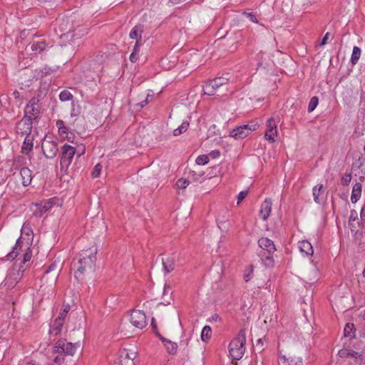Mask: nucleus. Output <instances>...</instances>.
I'll use <instances>...</instances> for the list:
<instances>
[{
  "mask_svg": "<svg viewBox=\"0 0 365 365\" xmlns=\"http://www.w3.org/2000/svg\"><path fill=\"white\" fill-rule=\"evenodd\" d=\"M86 148L84 146L79 147L78 150L76 149V154L78 157L81 156L85 153Z\"/></svg>",
  "mask_w": 365,
  "mask_h": 365,
  "instance_id": "52",
  "label": "nucleus"
},
{
  "mask_svg": "<svg viewBox=\"0 0 365 365\" xmlns=\"http://www.w3.org/2000/svg\"><path fill=\"white\" fill-rule=\"evenodd\" d=\"M360 336L365 337V324L362 325L359 331Z\"/></svg>",
  "mask_w": 365,
  "mask_h": 365,
  "instance_id": "64",
  "label": "nucleus"
},
{
  "mask_svg": "<svg viewBox=\"0 0 365 365\" xmlns=\"http://www.w3.org/2000/svg\"><path fill=\"white\" fill-rule=\"evenodd\" d=\"M351 180V174L346 173L341 178V183L342 185H348Z\"/></svg>",
  "mask_w": 365,
  "mask_h": 365,
  "instance_id": "42",
  "label": "nucleus"
},
{
  "mask_svg": "<svg viewBox=\"0 0 365 365\" xmlns=\"http://www.w3.org/2000/svg\"><path fill=\"white\" fill-rule=\"evenodd\" d=\"M258 245L260 248L258 255L262 262L266 267H272L274 265L272 255L276 251L273 241L267 237H262L258 240Z\"/></svg>",
  "mask_w": 365,
  "mask_h": 365,
  "instance_id": "2",
  "label": "nucleus"
},
{
  "mask_svg": "<svg viewBox=\"0 0 365 365\" xmlns=\"http://www.w3.org/2000/svg\"><path fill=\"white\" fill-rule=\"evenodd\" d=\"M361 219L364 222H365V205L361 208Z\"/></svg>",
  "mask_w": 365,
  "mask_h": 365,
  "instance_id": "63",
  "label": "nucleus"
},
{
  "mask_svg": "<svg viewBox=\"0 0 365 365\" xmlns=\"http://www.w3.org/2000/svg\"><path fill=\"white\" fill-rule=\"evenodd\" d=\"M32 257V252L31 250L28 247L26 249V252L24 254V259H23V263L25 264L26 262L30 261Z\"/></svg>",
  "mask_w": 365,
  "mask_h": 365,
  "instance_id": "44",
  "label": "nucleus"
},
{
  "mask_svg": "<svg viewBox=\"0 0 365 365\" xmlns=\"http://www.w3.org/2000/svg\"><path fill=\"white\" fill-rule=\"evenodd\" d=\"M202 90L205 95L217 96H223L222 93H217L213 88V86L211 85L208 81L205 83V85L202 87Z\"/></svg>",
  "mask_w": 365,
  "mask_h": 365,
  "instance_id": "27",
  "label": "nucleus"
},
{
  "mask_svg": "<svg viewBox=\"0 0 365 365\" xmlns=\"http://www.w3.org/2000/svg\"><path fill=\"white\" fill-rule=\"evenodd\" d=\"M163 270L165 274H168L175 269V258L173 256L163 259Z\"/></svg>",
  "mask_w": 365,
  "mask_h": 365,
  "instance_id": "22",
  "label": "nucleus"
},
{
  "mask_svg": "<svg viewBox=\"0 0 365 365\" xmlns=\"http://www.w3.org/2000/svg\"><path fill=\"white\" fill-rule=\"evenodd\" d=\"M277 134V126H273L272 128L267 129L265 133V138L270 143L275 141L274 136Z\"/></svg>",
  "mask_w": 365,
  "mask_h": 365,
  "instance_id": "33",
  "label": "nucleus"
},
{
  "mask_svg": "<svg viewBox=\"0 0 365 365\" xmlns=\"http://www.w3.org/2000/svg\"><path fill=\"white\" fill-rule=\"evenodd\" d=\"M338 355L341 358H354L356 359V362L359 364H361L364 361V356L359 353L349 350L347 349H341L338 351Z\"/></svg>",
  "mask_w": 365,
  "mask_h": 365,
  "instance_id": "16",
  "label": "nucleus"
},
{
  "mask_svg": "<svg viewBox=\"0 0 365 365\" xmlns=\"http://www.w3.org/2000/svg\"><path fill=\"white\" fill-rule=\"evenodd\" d=\"M51 203L49 201H41L34 205V215L36 217H41L51 207Z\"/></svg>",
  "mask_w": 365,
  "mask_h": 365,
  "instance_id": "12",
  "label": "nucleus"
},
{
  "mask_svg": "<svg viewBox=\"0 0 365 365\" xmlns=\"http://www.w3.org/2000/svg\"><path fill=\"white\" fill-rule=\"evenodd\" d=\"M140 45H141L140 41H136L135 44L134 48H133V52L138 53H139V48H140Z\"/></svg>",
  "mask_w": 365,
  "mask_h": 365,
  "instance_id": "54",
  "label": "nucleus"
},
{
  "mask_svg": "<svg viewBox=\"0 0 365 365\" xmlns=\"http://www.w3.org/2000/svg\"><path fill=\"white\" fill-rule=\"evenodd\" d=\"M21 183L24 187L29 185L32 180V171L27 167H24L20 170Z\"/></svg>",
  "mask_w": 365,
  "mask_h": 365,
  "instance_id": "20",
  "label": "nucleus"
},
{
  "mask_svg": "<svg viewBox=\"0 0 365 365\" xmlns=\"http://www.w3.org/2000/svg\"><path fill=\"white\" fill-rule=\"evenodd\" d=\"M151 327H152V329H153V331L155 333L156 331H158V328H157V324H156L155 319L154 318H152Z\"/></svg>",
  "mask_w": 365,
  "mask_h": 365,
  "instance_id": "59",
  "label": "nucleus"
},
{
  "mask_svg": "<svg viewBox=\"0 0 365 365\" xmlns=\"http://www.w3.org/2000/svg\"><path fill=\"white\" fill-rule=\"evenodd\" d=\"M71 309V306L68 304H63V308L61 310L58 316L57 317H61V319L66 320L67 314Z\"/></svg>",
  "mask_w": 365,
  "mask_h": 365,
  "instance_id": "37",
  "label": "nucleus"
},
{
  "mask_svg": "<svg viewBox=\"0 0 365 365\" xmlns=\"http://www.w3.org/2000/svg\"><path fill=\"white\" fill-rule=\"evenodd\" d=\"M65 320L61 317H56L50 324L49 334L51 336H57L62 331Z\"/></svg>",
  "mask_w": 365,
  "mask_h": 365,
  "instance_id": "17",
  "label": "nucleus"
},
{
  "mask_svg": "<svg viewBox=\"0 0 365 365\" xmlns=\"http://www.w3.org/2000/svg\"><path fill=\"white\" fill-rule=\"evenodd\" d=\"M149 97V95L147 96V98L145 100L138 103L137 105L139 106L141 108H143L145 105L148 104V98Z\"/></svg>",
  "mask_w": 365,
  "mask_h": 365,
  "instance_id": "62",
  "label": "nucleus"
},
{
  "mask_svg": "<svg viewBox=\"0 0 365 365\" xmlns=\"http://www.w3.org/2000/svg\"><path fill=\"white\" fill-rule=\"evenodd\" d=\"M252 272V267H251L249 270H246L244 274V278L246 282L249 281L250 279L251 273Z\"/></svg>",
  "mask_w": 365,
  "mask_h": 365,
  "instance_id": "50",
  "label": "nucleus"
},
{
  "mask_svg": "<svg viewBox=\"0 0 365 365\" xmlns=\"http://www.w3.org/2000/svg\"><path fill=\"white\" fill-rule=\"evenodd\" d=\"M209 162L208 155H202L197 157L195 163L198 165H205Z\"/></svg>",
  "mask_w": 365,
  "mask_h": 365,
  "instance_id": "38",
  "label": "nucleus"
},
{
  "mask_svg": "<svg viewBox=\"0 0 365 365\" xmlns=\"http://www.w3.org/2000/svg\"><path fill=\"white\" fill-rule=\"evenodd\" d=\"M249 134L248 124L240 125L230 131V137H232L236 140L245 138Z\"/></svg>",
  "mask_w": 365,
  "mask_h": 365,
  "instance_id": "14",
  "label": "nucleus"
},
{
  "mask_svg": "<svg viewBox=\"0 0 365 365\" xmlns=\"http://www.w3.org/2000/svg\"><path fill=\"white\" fill-rule=\"evenodd\" d=\"M56 267V265L54 263H53V264H50L45 269L44 273L48 274V273L51 272V271H53Z\"/></svg>",
  "mask_w": 365,
  "mask_h": 365,
  "instance_id": "55",
  "label": "nucleus"
},
{
  "mask_svg": "<svg viewBox=\"0 0 365 365\" xmlns=\"http://www.w3.org/2000/svg\"><path fill=\"white\" fill-rule=\"evenodd\" d=\"M189 178L194 182H202L207 177L205 176V173L202 171L192 170L189 173Z\"/></svg>",
  "mask_w": 365,
  "mask_h": 365,
  "instance_id": "24",
  "label": "nucleus"
},
{
  "mask_svg": "<svg viewBox=\"0 0 365 365\" xmlns=\"http://www.w3.org/2000/svg\"><path fill=\"white\" fill-rule=\"evenodd\" d=\"M272 201L269 199H265L261 205L259 216L263 220H266L272 211Z\"/></svg>",
  "mask_w": 365,
  "mask_h": 365,
  "instance_id": "18",
  "label": "nucleus"
},
{
  "mask_svg": "<svg viewBox=\"0 0 365 365\" xmlns=\"http://www.w3.org/2000/svg\"><path fill=\"white\" fill-rule=\"evenodd\" d=\"M97 248L93 247L87 250H82L72 262V267L75 270V278L83 280L86 274L94 272L96 261Z\"/></svg>",
  "mask_w": 365,
  "mask_h": 365,
  "instance_id": "1",
  "label": "nucleus"
},
{
  "mask_svg": "<svg viewBox=\"0 0 365 365\" xmlns=\"http://www.w3.org/2000/svg\"><path fill=\"white\" fill-rule=\"evenodd\" d=\"M183 133L182 130H181L180 127L179 126L178 128L175 129L173 130V135L174 136H178Z\"/></svg>",
  "mask_w": 365,
  "mask_h": 365,
  "instance_id": "58",
  "label": "nucleus"
},
{
  "mask_svg": "<svg viewBox=\"0 0 365 365\" xmlns=\"http://www.w3.org/2000/svg\"><path fill=\"white\" fill-rule=\"evenodd\" d=\"M267 126L268 129L272 128V127H273V126H277L276 124L274 123L272 118H270L267 120Z\"/></svg>",
  "mask_w": 365,
  "mask_h": 365,
  "instance_id": "57",
  "label": "nucleus"
},
{
  "mask_svg": "<svg viewBox=\"0 0 365 365\" xmlns=\"http://www.w3.org/2000/svg\"><path fill=\"white\" fill-rule=\"evenodd\" d=\"M245 341V331L241 329L237 336L230 342V356L234 360H239L244 355Z\"/></svg>",
  "mask_w": 365,
  "mask_h": 365,
  "instance_id": "3",
  "label": "nucleus"
},
{
  "mask_svg": "<svg viewBox=\"0 0 365 365\" xmlns=\"http://www.w3.org/2000/svg\"><path fill=\"white\" fill-rule=\"evenodd\" d=\"M247 194H248V191L247 190L241 191L238 194V195H237V204L238 205L241 202V201H242L246 197Z\"/></svg>",
  "mask_w": 365,
  "mask_h": 365,
  "instance_id": "46",
  "label": "nucleus"
},
{
  "mask_svg": "<svg viewBox=\"0 0 365 365\" xmlns=\"http://www.w3.org/2000/svg\"><path fill=\"white\" fill-rule=\"evenodd\" d=\"M102 168H103V166L101 163H97L94 166V168L91 172V176L93 178H97L100 176L101 170H102Z\"/></svg>",
  "mask_w": 365,
  "mask_h": 365,
  "instance_id": "39",
  "label": "nucleus"
},
{
  "mask_svg": "<svg viewBox=\"0 0 365 365\" xmlns=\"http://www.w3.org/2000/svg\"><path fill=\"white\" fill-rule=\"evenodd\" d=\"M30 46V48L32 51H36L38 53H41L44 50H46L47 47V43L43 39L38 40H33L28 46Z\"/></svg>",
  "mask_w": 365,
  "mask_h": 365,
  "instance_id": "21",
  "label": "nucleus"
},
{
  "mask_svg": "<svg viewBox=\"0 0 365 365\" xmlns=\"http://www.w3.org/2000/svg\"><path fill=\"white\" fill-rule=\"evenodd\" d=\"M300 250L305 252L307 255H312L314 250L310 242L308 241H302L300 244Z\"/></svg>",
  "mask_w": 365,
  "mask_h": 365,
  "instance_id": "30",
  "label": "nucleus"
},
{
  "mask_svg": "<svg viewBox=\"0 0 365 365\" xmlns=\"http://www.w3.org/2000/svg\"><path fill=\"white\" fill-rule=\"evenodd\" d=\"M63 361H64L63 354H59V355L55 356L53 360V361L58 365L61 364Z\"/></svg>",
  "mask_w": 365,
  "mask_h": 365,
  "instance_id": "47",
  "label": "nucleus"
},
{
  "mask_svg": "<svg viewBox=\"0 0 365 365\" xmlns=\"http://www.w3.org/2000/svg\"><path fill=\"white\" fill-rule=\"evenodd\" d=\"M142 33H143L142 26L136 25L131 29L129 36L132 39H135L136 41H141Z\"/></svg>",
  "mask_w": 365,
  "mask_h": 365,
  "instance_id": "25",
  "label": "nucleus"
},
{
  "mask_svg": "<svg viewBox=\"0 0 365 365\" xmlns=\"http://www.w3.org/2000/svg\"><path fill=\"white\" fill-rule=\"evenodd\" d=\"M180 127L182 132L185 133L189 127V123L187 121H183Z\"/></svg>",
  "mask_w": 365,
  "mask_h": 365,
  "instance_id": "53",
  "label": "nucleus"
},
{
  "mask_svg": "<svg viewBox=\"0 0 365 365\" xmlns=\"http://www.w3.org/2000/svg\"><path fill=\"white\" fill-rule=\"evenodd\" d=\"M190 184V181L185 178H180L176 182V186L180 189H185Z\"/></svg>",
  "mask_w": 365,
  "mask_h": 365,
  "instance_id": "41",
  "label": "nucleus"
},
{
  "mask_svg": "<svg viewBox=\"0 0 365 365\" xmlns=\"http://www.w3.org/2000/svg\"><path fill=\"white\" fill-rule=\"evenodd\" d=\"M24 272L23 266H21L18 271L9 273L4 279V286L7 289L14 288L21 279Z\"/></svg>",
  "mask_w": 365,
  "mask_h": 365,
  "instance_id": "11",
  "label": "nucleus"
},
{
  "mask_svg": "<svg viewBox=\"0 0 365 365\" xmlns=\"http://www.w3.org/2000/svg\"><path fill=\"white\" fill-rule=\"evenodd\" d=\"M164 346H165L167 351L170 354H176L177 349H178V345H177L176 343L173 342V341L169 340V341H166V343H165Z\"/></svg>",
  "mask_w": 365,
  "mask_h": 365,
  "instance_id": "34",
  "label": "nucleus"
},
{
  "mask_svg": "<svg viewBox=\"0 0 365 365\" xmlns=\"http://www.w3.org/2000/svg\"><path fill=\"white\" fill-rule=\"evenodd\" d=\"M73 98L72 93L68 90L62 91L59 94V99L62 102L71 101Z\"/></svg>",
  "mask_w": 365,
  "mask_h": 365,
  "instance_id": "36",
  "label": "nucleus"
},
{
  "mask_svg": "<svg viewBox=\"0 0 365 365\" xmlns=\"http://www.w3.org/2000/svg\"><path fill=\"white\" fill-rule=\"evenodd\" d=\"M130 322L135 327L142 329L147 325L145 314L140 310L133 309L130 314Z\"/></svg>",
  "mask_w": 365,
  "mask_h": 365,
  "instance_id": "7",
  "label": "nucleus"
},
{
  "mask_svg": "<svg viewBox=\"0 0 365 365\" xmlns=\"http://www.w3.org/2000/svg\"><path fill=\"white\" fill-rule=\"evenodd\" d=\"M22 243H23V242L20 239L17 240L16 243L14 247L13 248V250L8 253V255L6 256L7 259H14L17 257V255H19V250H20L21 248V245Z\"/></svg>",
  "mask_w": 365,
  "mask_h": 365,
  "instance_id": "28",
  "label": "nucleus"
},
{
  "mask_svg": "<svg viewBox=\"0 0 365 365\" xmlns=\"http://www.w3.org/2000/svg\"><path fill=\"white\" fill-rule=\"evenodd\" d=\"M361 51L359 47L354 46L351 56V63L353 65H356L358 63V61L360 58V56H361Z\"/></svg>",
  "mask_w": 365,
  "mask_h": 365,
  "instance_id": "31",
  "label": "nucleus"
},
{
  "mask_svg": "<svg viewBox=\"0 0 365 365\" xmlns=\"http://www.w3.org/2000/svg\"><path fill=\"white\" fill-rule=\"evenodd\" d=\"M329 35H330L329 32L326 33V34L324 35V38H322V40L321 41V43H320L321 46H324L327 43V40L329 38Z\"/></svg>",
  "mask_w": 365,
  "mask_h": 365,
  "instance_id": "56",
  "label": "nucleus"
},
{
  "mask_svg": "<svg viewBox=\"0 0 365 365\" xmlns=\"http://www.w3.org/2000/svg\"><path fill=\"white\" fill-rule=\"evenodd\" d=\"M362 185L360 182H356L354 185L351 195V200L353 203L357 202L361 195Z\"/></svg>",
  "mask_w": 365,
  "mask_h": 365,
  "instance_id": "23",
  "label": "nucleus"
},
{
  "mask_svg": "<svg viewBox=\"0 0 365 365\" xmlns=\"http://www.w3.org/2000/svg\"><path fill=\"white\" fill-rule=\"evenodd\" d=\"M323 185H317L312 189L314 200L317 203H320L319 196L323 193Z\"/></svg>",
  "mask_w": 365,
  "mask_h": 365,
  "instance_id": "32",
  "label": "nucleus"
},
{
  "mask_svg": "<svg viewBox=\"0 0 365 365\" xmlns=\"http://www.w3.org/2000/svg\"><path fill=\"white\" fill-rule=\"evenodd\" d=\"M33 128V121L30 118L23 117L16 123L15 130L18 135L24 136L31 134Z\"/></svg>",
  "mask_w": 365,
  "mask_h": 365,
  "instance_id": "10",
  "label": "nucleus"
},
{
  "mask_svg": "<svg viewBox=\"0 0 365 365\" xmlns=\"http://www.w3.org/2000/svg\"><path fill=\"white\" fill-rule=\"evenodd\" d=\"M56 125L58 128L59 134L63 138H64V136H63V134H68V128L65 125L64 122L62 120H58L56 123ZM65 138L68 141H71V137L66 135Z\"/></svg>",
  "mask_w": 365,
  "mask_h": 365,
  "instance_id": "26",
  "label": "nucleus"
},
{
  "mask_svg": "<svg viewBox=\"0 0 365 365\" xmlns=\"http://www.w3.org/2000/svg\"><path fill=\"white\" fill-rule=\"evenodd\" d=\"M319 103V99L317 96H313L310 101H309V106H308V112L309 113H311L312 112L315 108L317 106Z\"/></svg>",
  "mask_w": 365,
  "mask_h": 365,
  "instance_id": "40",
  "label": "nucleus"
},
{
  "mask_svg": "<svg viewBox=\"0 0 365 365\" xmlns=\"http://www.w3.org/2000/svg\"><path fill=\"white\" fill-rule=\"evenodd\" d=\"M129 58L132 63H135L138 59V53L132 52Z\"/></svg>",
  "mask_w": 365,
  "mask_h": 365,
  "instance_id": "51",
  "label": "nucleus"
},
{
  "mask_svg": "<svg viewBox=\"0 0 365 365\" xmlns=\"http://www.w3.org/2000/svg\"><path fill=\"white\" fill-rule=\"evenodd\" d=\"M259 127V125L257 123H254V124H252V125H249L248 124V128L250 129V133L252 131V130H257V128Z\"/></svg>",
  "mask_w": 365,
  "mask_h": 365,
  "instance_id": "61",
  "label": "nucleus"
},
{
  "mask_svg": "<svg viewBox=\"0 0 365 365\" xmlns=\"http://www.w3.org/2000/svg\"><path fill=\"white\" fill-rule=\"evenodd\" d=\"M78 344L67 341L65 339H60L53 346V352L64 356H73L76 351Z\"/></svg>",
  "mask_w": 365,
  "mask_h": 365,
  "instance_id": "5",
  "label": "nucleus"
},
{
  "mask_svg": "<svg viewBox=\"0 0 365 365\" xmlns=\"http://www.w3.org/2000/svg\"><path fill=\"white\" fill-rule=\"evenodd\" d=\"M120 365H138V350L135 346L122 348L119 350Z\"/></svg>",
  "mask_w": 365,
  "mask_h": 365,
  "instance_id": "4",
  "label": "nucleus"
},
{
  "mask_svg": "<svg viewBox=\"0 0 365 365\" xmlns=\"http://www.w3.org/2000/svg\"><path fill=\"white\" fill-rule=\"evenodd\" d=\"M155 335L165 344L166 343V341H169L168 339H166L164 338L158 331H155Z\"/></svg>",
  "mask_w": 365,
  "mask_h": 365,
  "instance_id": "60",
  "label": "nucleus"
},
{
  "mask_svg": "<svg viewBox=\"0 0 365 365\" xmlns=\"http://www.w3.org/2000/svg\"><path fill=\"white\" fill-rule=\"evenodd\" d=\"M76 154V148L68 144H64L61 148V156L60 160L61 170L66 171L71 165Z\"/></svg>",
  "mask_w": 365,
  "mask_h": 365,
  "instance_id": "6",
  "label": "nucleus"
},
{
  "mask_svg": "<svg viewBox=\"0 0 365 365\" xmlns=\"http://www.w3.org/2000/svg\"><path fill=\"white\" fill-rule=\"evenodd\" d=\"M38 100L32 98L24 109V118H30L31 120H36L40 113L39 106L38 105Z\"/></svg>",
  "mask_w": 365,
  "mask_h": 365,
  "instance_id": "8",
  "label": "nucleus"
},
{
  "mask_svg": "<svg viewBox=\"0 0 365 365\" xmlns=\"http://www.w3.org/2000/svg\"><path fill=\"white\" fill-rule=\"evenodd\" d=\"M355 328L353 324L347 323L344 329V335L345 337H349L350 339L355 336Z\"/></svg>",
  "mask_w": 365,
  "mask_h": 365,
  "instance_id": "29",
  "label": "nucleus"
},
{
  "mask_svg": "<svg viewBox=\"0 0 365 365\" xmlns=\"http://www.w3.org/2000/svg\"><path fill=\"white\" fill-rule=\"evenodd\" d=\"M41 148L43 155L46 158H54L58 152V144L53 140L44 139Z\"/></svg>",
  "mask_w": 365,
  "mask_h": 365,
  "instance_id": "9",
  "label": "nucleus"
},
{
  "mask_svg": "<svg viewBox=\"0 0 365 365\" xmlns=\"http://www.w3.org/2000/svg\"><path fill=\"white\" fill-rule=\"evenodd\" d=\"M279 365H304L302 359L300 356L295 354L280 356L279 359Z\"/></svg>",
  "mask_w": 365,
  "mask_h": 365,
  "instance_id": "15",
  "label": "nucleus"
},
{
  "mask_svg": "<svg viewBox=\"0 0 365 365\" xmlns=\"http://www.w3.org/2000/svg\"><path fill=\"white\" fill-rule=\"evenodd\" d=\"M208 82L213 86V88L217 93H222L221 90H223V88L225 91L227 90L228 78L226 77L219 76L210 80Z\"/></svg>",
  "mask_w": 365,
  "mask_h": 365,
  "instance_id": "13",
  "label": "nucleus"
},
{
  "mask_svg": "<svg viewBox=\"0 0 365 365\" xmlns=\"http://www.w3.org/2000/svg\"><path fill=\"white\" fill-rule=\"evenodd\" d=\"M220 155V152L219 150H213L209 154L208 157H210L212 159L217 158Z\"/></svg>",
  "mask_w": 365,
  "mask_h": 365,
  "instance_id": "48",
  "label": "nucleus"
},
{
  "mask_svg": "<svg viewBox=\"0 0 365 365\" xmlns=\"http://www.w3.org/2000/svg\"><path fill=\"white\" fill-rule=\"evenodd\" d=\"M212 329L210 326H205L201 332V339L206 341L210 339Z\"/></svg>",
  "mask_w": 365,
  "mask_h": 365,
  "instance_id": "35",
  "label": "nucleus"
},
{
  "mask_svg": "<svg viewBox=\"0 0 365 365\" xmlns=\"http://www.w3.org/2000/svg\"><path fill=\"white\" fill-rule=\"evenodd\" d=\"M24 136L25 139L21 146V153L26 155L33 150L34 135L31 133Z\"/></svg>",
  "mask_w": 365,
  "mask_h": 365,
  "instance_id": "19",
  "label": "nucleus"
},
{
  "mask_svg": "<svg viewBox=\"0 0 365 365\" xmlns=\"http://www.w3.org/2000/svg\"><path fill=\"white\" fill-rule=\"evenodd\" d=\"M357 215H357L356 211H355L354 210L351 211V214H350V217H349V225L351 226H353V222L358 219Z\"/></svg>",
  "mask_w": 365,
  "mask_h": 365,
  "instance_id": "45",
  "label": "nucleus"
},
{
  "mask_svg": "<svg viewBox=\"0 0 365 365\" xmlns=\"http://www.w3.org/2000/svg\"><path fill=\"white\" fill-rule=\"evenodd\" d=\"M218 228L222 231H226L227 226L225 221L221 220L220 215L217 218Z\"/></svg>",
  "mask_w": 365,
  "mask_h": 365,
  "instance_id": "43",
  "label": "nucleus"
},
{
  "mask_svg": "<svg viewBox=\"0 0 365 365\" xmlns=\"http://www.w3.org/2000/svg\"><path fill=\"white\" fill-rule=\"evenodd\" d=\"M263 340L262 339H258L257 340L256 344H255V349H257L258 351H262L263 349Z\"/></svg>",
  "mask_w": 365,
  "mask_h": 365,
  "instance_id": "49",
  "label": "nucleus"
}]
</instances>
